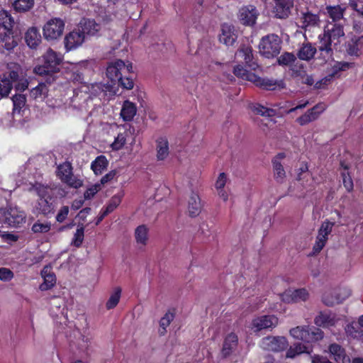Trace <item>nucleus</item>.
I'll list each match as a JSON object with an SVG mask.
<instances>
[{
    "label": "nucleus",
    "instance_id": "f257e3e1",
    "mask_svg": "<svg viewBox=\"0 0 363 363\" xmlns=\"http://www.w3.org/2000/svg\"><path fill=\"white\" fill-rule=\"evenodd\" d=\"M345 37L343 26L335 22H328L324 27L323 33L319 35V50L325 52L328 56L333 52V45L336 46L340 43L341 39Z\"/></svg>",
    "mask_w": 363,
    "mask_h": 363
},
{
    "label": "nucleus",
    "instance_id": "f03ea898",
    "mask_svg": "<svg viewBox=\"0 0 363 363\" xmlns=\"http://www.w3.org/2000/svg\"><path fill=\"white\" fill-rule=\"evenodd\" d=\"M43 65L36 66L34 72L39 75H49L54 80L52 74L59 71V65L62 61V55L49 48L43 55ZM51 80L49 79V82Z\"/></svg>",
    "mask_w": 363,
    "mask_h": 363
},
{
    "label": "nucleus",
    "instance_id": "7ed1b4c3",
    "mask_svg": "<svg viewBox=\"0 0 363 363\" xmlns=\"http://www.w3.org/2000/svg\"><path fill=\"white\" fill-rule=\"evenodd\" d=\"M281 40L276 34H269L262 38L259 44V52L266 58L277 56L281 49Z\"/></svg>",
    "mask_w": 363,
    "mask_h": 363
},
{
    "label": "nucleus",
    "instance_id": "20e7f679",
    "mask_svg": "<svg viewBox=\"0 0 363 363\" xmlns=\"http://www.w3.org/2000/svg\"><path fill=\"white\" fill-rule=\"evenodd\" d=\"M33 190L39 196V199L33 207V212L43 215H47L52 212L54 206L52 203L50 201L52 199V196L50 193V189L41 184H38L34 187Z\"/></svg>",
    "mask_w": 363,
    "mask_h": 363
},
{
    "label": "nucleus",
    "instance_id": "39448f33",
    "mask_svg": "<svg viewBox=\"0 0 363 363\" xmlns=\"http://www.w3.org/2000/svg\"><path fill=\"white\" fill-rule=\"evenodd\" d=\"M289 334L294 339L306 342H314L323 338V332L317 328L309 325H300L291 328Z\"/></svg>",
    "mask_w": 363,
    "mask_h": 363
},
{
    "label": "nucleus",
    "instance_id": "423d86ee",
    "mask_svg": "<svg viewBox=\"0 0 363 363\" xmlns=\"http://www.w3.org/2000/svg\"><path fill=\"white\" fill-rule=\"evenodd\" d=\"M0 220L11 227H18L26 223V214L16 206L0 209Z\"/></svg>",
    "mask_w": 363,
    "mask_h": 363
},
{
    "label": "nucleus",
    "instance_id": "0eeeda50",
    "mask_svg": "<svg viewBox=\"0 0 363 363\" xmlns=\"http://www.w3.org/2000/svg\"><path fill=\"white\" fill-rule=\"evenodd\" d=\"M57 176L62 182L74 189L81 187L83 184L82 179L74 175L71 163L65 162L57 167Z\"/></svg>",
    "mask_w": 363,
    "mask_h": 363
},
{
    "label": "nucleus",
    "instance_id": "6e6552de",
    "mask_svg": "<svg viewBox=\"0 0 363 363\" xmlns=\"http://www.w3.org/2000/svg\"><path fill=\"white\" fill-rule=\"evenodd\" d=\"M132 72V65L128 62L126 64L121 60L110 62L106 68V77L112 82L121 79V76Z\"/></svg>",
    "mask_w": 363,
    "mask_h": 363
},
{
    "label": "nucleus",
    "instance_id": "1a4fd4ad",
    "mask_svg": "<svg viewBox=\"0 0 363 363\" xmlns=\"http://www.w3.org/2000/svg\"><path fill=\"white\" fill-rule=\"evenodd\" d=\"M351 294L350 290L346 288L330 289L325 292L323 302L328 306L340 303Z\"/></svg>",
    "mask_w": 363,
    "mask_h": 363
},
{
    "label": "nucleus",
    "instance_id": "9d476101",
    "mask_svg": "<svg viewBox=\"0 0 363 363\" xmlns=\"http://www.w3.org/2000/svg\"><path fill=\"white\" fill-rule=\"evenodd\" d=\"M334 225L335 223L333 222H330L328 220L322 223L318 229V235L313 247L314 254L319 253L325 247Z\"/></svg>",
    "mask_w": 363,
    "mask_h": 363
},
{
    "label": "nucleus",
    "instance_id": "9b49d317",
    "mask_svg": "<svg viewBox=\"0 0 363 363\" xmlns=\"http://www.w3.org/2000/svg\"><path fill=\"white\" fill-rule=\"evenodd\" d=\"M260 347L265 350L281 352L288 346V341L282 336H268L262 339Z\"/></svg>",
    "mask_w": 363,
    "mask_h": 363
},
{
    "label": "nucleus",
    "instance_id": "f8f14e48",
    "mask_svg": "<svg viewBox=\"0 0 363 363\" xmlns=\"http://www.w3.org/2000/svg\"><path fill=\"white\" fill-rule=\"evenodd\" d=\"M65 28V23L60 18H52L43 27V35L47 40H55L61 36Z\"/></svg>",
    "mask_w": 363,
    "mask_h": 363
},
{
    "label": "nucleus",
    "instance_id": "ddd939ff",
    "mask_svg": "<svg viewBox=\"0 0 363 363\" xmlns=\"http://www.w3.org/2000/svg\"><path fill=\"white\" fill-rule=\"evenodd\" d=\"M279 323V319L274 315H264L252 319L250 328L254 332L275 328Z\"/></svg>",
    "mask_w": 363,
    "mask_h": 363
},
{
    "label": "nucleus",
    "instance_id": "4468645a",
    "mask_svg": "<svg viewBox=\"0 0 363 363\" xmlns=\"http://www.w3.org/2000/svg\"><path fill=\"white\" fill-rule=\"evenodd\" d=\"M315 324L318 327L330 328L342 324L343 319L330 311L320 312L314 319Z\"/></svg>",
    "mask_w": 363,
    "mask_h": 363
},
{
    "label": "nucleus",
    "instance_id": "2eb2a0df",
    "mask_svg": "<svg viewBox=\"0 0 363 363\" xmlns=\"http://www.w3.org/2000/svg\"><path fill=\"white\" fill-rule=\"evenodd\" d=\"M308 297L309 294L305 289H289L281 294V301L286 303L306 301Z\"/></svg>",
    "mask_w": 363,
    "mask_h": 363
},
{
    "label": "nucleus",
    "instance_id": "dca6fc26",
    "mask_svg": "<svg viewBox=\"0 0 363 363\" xmlns=\"http://www.w3.org/2000/svg\"><path fill=\"white\" fill-rule=\"evenodd\" d=\"M272 13L274 17L280 19L287 18L294 7L293 0H274Z\"/></svg>",
    "mask_w": 363,
    "mask_h": 363
},
{
    "label": "nucleus",
    "instance_id": "f3484780",
    "mask_svg": "<svg viewBox=\"0 0 363 363\" xmlns=\"http://www.w3.org/2000/svg\"><path fill=\"white\" fill-rule=\"evenodd\" d=\"M258 15L256 7L249 5L240 9L238 17L242 24L251 26L255 23Z\"/></svg>",
    "mask_w": 363,
    "mask_h": 363
},
{
    "label": "nucleus",
    "instance_id": "a211bd4d",
    "mask_svg": "<svg viewBox=\"0 0 363 363\" xmlns=\"http://www.w3.org/2000/svg\"><path fill=\"white\" fill-rule=\"evenodd\" d=\"M326 106L323 104H318L308 109L305 113L297 118L296 121L300 125H305L318 118L320 115L325 110Z\"/></svg>",
    "mask_w": 363,
    "mask_h": 363
},
{
    "label": "nucleus",
    "instance_id": "6ab92c4d",
    "mask_svg": "<svg viewBox=\"0 0 363 363\" xmlns=\"http://www.w3.org/2000/svg\"><path fill=\"white\" fill-rule=\"evenodd\" d=\"M83 33L80 31V28L74 30L67 34L65 38V45L67 51L76 49L81 46L85 40Z\"/></svg>",
    "mask_w": 363,
    "mask_h": 363
},
{
    "label": "nucleus",
    "instance_id": "aec40b11",
    "mask_svg": "<svg viewBox=\"0 0 363 363\" xmlns=\"http://www.w3.org/2000/svg\"><path fill=\"white\" fill-rule=\"evenodd\" d=\"M251 82H253L256 86H259L267 90H275L281 89L284 87V83L283 81H276L269 79H262L257 76L250 75Z\"/></svg>",
    "mask_w": 363,
    "mask_h": 363
},
{
    "label": "nucleus",
    "instance_id": "412c9836",
    "mask_svg": "<svg viewBox=\"0 0 363 363\" xmlns=\"http://www.w3.org/2000/svg\"><path fill=\"white\" fill-rule=\"evenodd\" d=\"M237 37L236 30L233 25L223 23L221 26V33L219 35V40L220 43L227 46L233 45Z\"/></svg>",
    "mask_w": 363,
    "mask_h": 363
},
{
    "label": "nucleus",
    "instance_id": "4be33fe9",
    "mask_svg": "<svg viewBox=\"0 0 363 363\" xmlns=\"http://www.w3.org/2000/svg\"><path fill=\"white\" fill-rule=\"evenodd\" d=\"M134 238L138 247L144 250L150 241V230L146 225H138L134 231Z\"/></svg>",
    "mask_w": 363,
    "mask_h": 363
},
{
    "label": "nucleus",
    "instance_id": "5701e85b",
    "mask_svg": "<svg viewBox=\"0 0 363 363\" xmlns=\"http://www.w3.org/2000/svg\"><path fill=\"white\" fill-rule=\"evenodd\" d=\"M328 353L336 363H350V359L346 354L345 349L337 343L329 345Z\"/></svg>",
    "mask_w": 363,
    "mask_h": 363
},
{
    "label": "nucleus",
    "instance_id": "b1692460",
    "mask_svg": "<svg viewBox=\"0 0 363 363\" xmlns=\"http://www.w3.org/2000/svg\"><path fill=\"white\" fill-rule=\"evenodd\" d=\"M238 337L235 333H228L224 338L221 354L224 357L230 355L237 348Z\"/></svg>",
    "mask_w": 363,
    "mask_h": 363
},
{
    "label": "nucleus",
    "instance_id": "393cba45",
    "mask_svg": "<svg viewBox=\"0 0 363 363\" xmlns=\"http://www.w3.org/2000/svg\"><path fill=\"white\" fill-rule=\"evenodd\" d=\"M41 277L43 282L40 285L41 291H48L52 288L56 284V277L50 266H45L41 271Z\"/></svg>",
    "mask_w": 363,
    "mask_h": 363
},
{
    "label": "nucleus",
    "instance_id": "a878e982",
    "mask_svg": "<svg viewBox=\"0 0 363 363\" xmlns=\"http://www.w3.org/2000/svg\"><path fill=\"white\" fill-rule=\"evenodd\" d=\"M202 205L199 196L192 192L188 200L187 212L189 216L196 217L201 212Z\"/></svg>",
    "mask_w": 363,
    "mask_h": 363
},
{
    "label": "nucleus",
    "instance_id": "bb28decb",
    "mask_svg": "<svg viewBox=\"0 0 363 363\" xmlns=\"http://www.w3.org/2000/svg\"><path fill=\"white\" fill-rule=\"evenodd\" d=\"M25 40L30 48H35L41 41V35L39 30L34 27L30 28L26 33Z\"/></svg>",
    "mask_w": 363,
    "mask_h": 363
},
{
    "label": "nucleus",
    "instance_id": "cd10ccee",
    "mask_svg": "<svg viewBox=\"0 0 363 363\" xmlns=\"http://www.w3.org/2000/svg\"><path fill=\"white\" fill-rule=\"evenodd\" d=\"M80 24V31L85 38L86 35H95L101 30V26L93 20H84Z\"/></svg>",
    "mask_w": 363,
    "mask_h": 363
},
{
    "label": "nucleus",
    "instance_id": "c85d7f7f",
    "mask_svg": "<svg viewBox=\"0 0 363 363\" xmlns=\"http://www.w3.org/2000/svg\"><path fill=\"white\" fill-rule=\"evenodd\" d=\"M0 42L2 43V46L8 51L12 50L18 45L12 34V30H6L0 33Z\"/></svg>",
    "mask_w": 363,
    "mask_h": 363
},
{
    "label": "nucleus",
    "instance_id": "c756f323",
    "mask_svg": "<svg viewBox=\"0 0 363 363\" xmlns=\"http://www.w3.org/2000/svg\"><path fill=\"white\" fill-rule=\"evenodd\" d=\"M311 351V348H309L304 344L301 342H296L288 349L286 357L287 358L292 359L303 353L310 354Z\"/></svg>",
    "mask_w": 363,
    "mask_h": 363
},
{
    "label": "nucleus",
    "instance_id": "7c9ffc66",
    "mask_svg": "<svg viewBox=\"0 0 363 363\" xmlns=\"http://www.w3.org/2000/svg\"><path fill=\"white\" fill-rule=\"evenodd\" d=\"M319 21L318 16L311 12L303 13L300 18L301 27L304 29L318 26Z\"/></svg>",
    "mask_w": 363,
    "mask_h": 363
},
{
    "label": "nucleus",
    "instance_id": "2f4dec72",
    "mask_svg": "<svg viewBox=\"0 0 363 363\" xmlns=\"http://www.w3.org/2000/svg\"><path fill=\"white\" fill-rule=\"evenodd\" d=\"M137 112L136 106L133 102L125 101L122 109L121 111V116L123 121H130L135 116Z\"/></svg>",
    "mask_w": 363,
    "mask_h": 363
},
{
    "label": "nucleus",
    "instance_id": "473e14b6",
    "mask_svg": "<svg viewBox=\"0 0 363 363\" xmlns=\"http://www.w3.org/2000/svg\"><path fill=\"white\" fill-rule=\"evenodd\" d=\"M169 143L167 138H160L157 140V158L164 160L169 155Z\"/></svg>",
    "mask_w": 363,
    "mask_h": 363
},
{
    "label": "nucleus",
    "instance_id": "72a5a7b5",
    "mask_svg": "<svg viewBox=\"0 0 363 363\" xmlns=\"http://www.w3.org/2000/svg\"><path fill=\"white\" fill-rule=\"evenodd\" d=\"M273 164V175L274 178L277 182L282 184L284 182L286 179V172L284 169L282 164L277 160V159H274L272 161Z\"/></svg>",
    "mask_w": 363,
    "mask_h": 363
},
{
    "label": "nucleus",
    "instance_id": "f704fd0d",
    "mask_svg": "<svg viewBox=\"0 0 363 363\" xmlns=\"http://www.w3.org/2000/svg\"><path fill=\"white\" fill-rule=\"evenodd\" d=\"M108 160L104 155L97 157L91 164V168L96 174H101L108 166Z\"/></svg>",
    "mask_w": 363,
    "mask_h": 363
},
{
    "label": "nucleus",
    "instance_id": "c9c22d12",
    "mask_svg": "<svg viewBox=\"0 0 363 363\" xmlns=\"http://www.w3.org/2000/svg\"><path fill=\"white\" fill-rule=\"evenodd\" d=\"M48 89L45 84L40 83L30 91V97L38 101L44 100L48 96Z\"/></svg>",
    "mask_w": 363,
    "mask_h": 363
},
{
    "label": "nucleus",
    "instance_id": "e433bc0d",
    "mask_svg": "<svg viewBox=\"0 0 363 363\" xmlns=\"http://www.w3.org/2000/svg\"><path fill=\"white\" fill-rule=\"evenodd\" d=\"M239 54L244 58L246 65L252 69H255L258 65L253 62L252 50L250 47H243L240 51Z\"/></svg>",
    "mask_w": 363,
    "mask_h": 363
},
{
    "label": "nucleus",
    "instance_id": "4c0bfd02",
    "mask_svg": "<svg viewBox=\"0 0 363 363\" xmlns=\"http://www.w3.org/2000/svg\"><path fill=\"white\" fill-rule=\"evenodd\" d=\"M300 172L298 174L297 179L301 182L304 187L311 186L312 182V175L308 172V168L306 164H302L299 169Z\"/></svg>",
    "mask_w": 363,
    "mask_h": 363
},
{
    "label": "nucleus",
    "instance_id": "58836bf2",
    "mask_svg": "<svg viewBox=\"0 0 363 363\" xmlns=\"http://www.w3.org/2000/svg\"><path fill=\"white\" fill-rule=\"evenodd\" d=\"M326 11L330 18L333 19L332 22H335L343 18L345 8L340 6H329L326 7Z\"/></svg>",
    "mask_w": 363,
    "mask_h": 363
},
{
    "label": "nucleus",
    "instance_id": "ea45409f",
    "mask_svg": "<svg viewBox=\"0 0 363 363\" xmlns=\"http://www.w3.org/2000/svg\"><path fill=\"white\" fill-rule=\"evenodd\" d=\"M316 49L311 44L303 45L298 51V56L301 60H309L315 55Z\"/></svg>",
    "mask_w": 363,
    "mask_h": 363
},
{
    "label": "nucleus",
    "instance_id": "a19ab883",
    "mask_svg": "<svg viewBox=\"0 0 363 363\" xmlns=\"http://www.w3.org/2000/svg\"><path fill=\"white\" fill-rule=\"evenodd\" d=\"M346 333L353 338H361L363 337V330H361L358 322H352L347 325L345 328Z\"/></svg>",
    "mask_w": 363,
    "mask_h": 363
},
{
    "label": "nucleus",
    "instance_id": "79ce46f5",
    "mask_svg": "<svg viewBox=\"0 0 363 363\" xmlns=\"http://www.w3.org/2000/svg\"><path fill=\"white\" fill-rule=\"evenodd\" d=\"M9 77L12 82H16L18 80L23 81L22 84L18 86V89L24 90L26 88H27L28 83L26 80L21 79V77H23V73L21 69L18 66L16 67L13 70L10 72Z\"/></svg>",
    "mask_w": 363,
    "mask_h": 363
},
{
    "label": "nucleus",
    "instance_id": "37998d69",
    "mask_svg": "<svg viewBox=\"0 0 363 363\" xmlns=\"http://www.w3.org/2000/svg\"><path fill=\"white\" fill-rule=\"evenodd\" d=\"M14 21L6 11H0V26L6 30H12Z\"/></svg>",
    "mask_w": 363,
    "mask_h": 363
},
{
    "label": "nucleus",
    "instance_id": "c03bdc74",
    "mask_svg": "<svg viewBox=\"0 0 363 363\" xmlns=\"http://www.w3.org/2000/svg\"><path fill=\"white\" fill-rule=\"evenodd\" d=\"M124 196V193L121 191L117 194L114 195L109 201L107 206L104 209V211L109 214L113 212L121 203L122 198Z\"/></svg>",
    "mask_w": 363,
    "mask_h": 363
},
{
    "label": "nucleus",
    "instance_id": "a18cd8bd",
    "mask_svg": "<svg viewBox=\"0 0 363 363\" xmlns=\"http://www.w3.org/2000/svg\"><path fill=\"white\" fill-rule=\"evenodd\" d=\"M174 318V313L167 312L161 318L160 321V329L159 333L161 335H164L167 332V328L170 325L171 322Z\"/></svg>",
    "mask_w": 363,
    "mask_h": 363
},
{
    "label": "nucleus",
    "instance_id": "49530a36",
    "mask_svg": "<svg viewBox=\"0 0 363 363\" xmlns=\"http://www.w3.org/2000/svg\"><path fill=\"white\" fill-rule=\"evenodd\" d=\"M121 289L120 287L116 288L106 302V307L107 309H112L117 306L121 298Z\"/></svg>",
    "mask_w": 363,
    "mask_h": 363
},
{
    "label": "nucleus",
    "instance_id": "de8ad7c7",
    "mask_svg": "<svg viewBox=\"0 0 363 363\" xmlns=\"http://www.w3.org/2000/svg\"><path fill=\"white\" fill-rule=\"evenodd\" d=\"M33 4V0H16L13 3V7L17 11L24 12L30 9Z\"/></svg>",
    "mask_w": 363,
    "mask_h": 363
},
{
    "label": "nucleus",
    "instance_id": "09e8293b",
    "mask_svg": "<svg viewBox=\"0 0 363 363\" xmlns=\"http://www.w3.org/2000/svg\"><path fill=\"white\" fill-rule=\"evenodd\" d=\"M12 83L6 77H0V96H7L12 89Z\"/></svg>",
    "mask_w": 363,
    "mask_h": 363
},
{
    "label": "nucleus",
    "instance_id": "8fccbe9b",
    "mask_svg": "<svg viewBox=\"0 0 363 363\" xmlns=\"http://www.w3.org/2000/svg\"><path fill=\"white\" fill-rule=\"evenodd\" d=\"M12 101L13 104V113H20L21 110L26 105V96L22 94H16L12 97Z\"/></svg>",
    "mask_w": 363,
    "mask_h": 363
},
{
    "label": "nucleus",
    "instance_id": "3c124183",
    "mask_svg": "<svg viewBox=\"0 0 363 363\" xmlns=\"http://www.w3.org/2000/svg\"><path fill=\"white\" fill-rule=\"evenodd\" d=\"M84 237V228L82 225H78L77 230L74 235L73 239L72 240V244L79 247L82 245Z\"/></svg>",
    "mask_w": 363,
    "mask_h": 363
},
{
    "label": "nucleus",
    "instance_id": "603ef678",
    "mask_svg": "<svg viewBox=\"0 0 363 363\" xmlns=\"http://www.w3.org/2000/svg\"><path fill=\"white\" fill-rule=\"evenodd\" d=\"M127 133H118L117 137L115 138L114 141L111 144V147L114 150H118L121 149L125 143Z\"/></svg>",
    "mask_w": 363,
    "mask_h": 363
},
{
    "label": "nucleus",
    "instance_id": "864d4df0",
    "mask_svg": "<svg viewBox=\"0 0 363 363\" xmlns=\"http://www.w3.org/2000/svg\"><path fill=\"white\" fill-rule=\"evenodd\" d=\"M51 228L50 223H40L39 221L35 223L32 226V230L35 233H45Z\"/></svg>",
    "mask_w": 363,
    "mask_h": 363
},
{
    "label": "nucleus",
    "instance_id": "5fc2aeb1",
    "mask_svg": "<svg viewBox=\"0 0 363 363\" xmlns=\"http://www.w3.org/2000/svg\"><path fill=\"white\" fill-rule=\"evenodd\" d=\"M234 74L235 75L242 78V79H246L251 82L250 75H255L253 73L247 72L244 67L241 65H238L234 68Z\"/></svg>",
    "mask_w": 363,
    "mask_h": 363
},
{
    "label": "nucleus",
    "instance_id": "6e6d98bb",
    "mask_svg": "<svg viewBox=\"0 0 363 363\" xmlns=\"http://www.w3.org/2000/svg\"><path fill=\"white\" fill-rule=\"evenodd\" d=\"M255 111L261 116L272 117L276 115L275 110L272 108H268L263 106L258 105L255 108Z\"/></svg>",
    "mask_w": 363,
    "mask_h": 363
},
{
    "label": "nucleus",
    "instance_id": "4d7b16f0",
    "mask_svg": "<svg viewBox=\"0 0 363 363\" xmlns=\"http://www.w3.org/2000/svg\"><path fill=\"white\" fill-rule=\"evenodd\" d=\"M295 60V56L289 52L282 54L278 59L277 62L280 65H289Z\"/></svg>",
    "mask_w": 363,
    "mask_h": 363
},
{
    "label": "nucleus",
    "instance_id": "13d9d810",
    "mask_svg": "<svg viewBox=\"0 0 363 363\" xmlns=\"http://www.w3.org/2000/svg\"><path fill=\"white\" fill-rule=\"evenodd\" d=\"M349 5L359 16L363 18V2L359 0H350Z\"/></svg>",
    "mask_w": 363,
    "mask_h": 363
},
{
    "label": "nucleus",
    "instance_id": "bf43d9fd",
    "mask_svg": "<svg viewBox=\"0 0 363 363\" xmlns=\"http://www.w3.org/2000/svg\"><path fill=\"white\" fill-rule=\"evenodd\" d=\"M100 184H95L89 187L84 192V197L85 199H91L101 189Z\"/></svg>",
    "mask_w": 363,
    "mask_h": 363
},
{
    "label": "nucleus",
    "instance_id": "052dcab7",
    "mask_svg": "<svg viewBox=\"0 0 363 363\" xmlns=\"http://www.w3.org/2000/svg\"><path fill=\"white\" fill-rule=\"evenodd\" d=\"M227 175L223 172L220 173L216 181L215 187L216 190L224 189L227 183Z\"/></svg>",
    "mask_w": 363,
    "mask_h": 363
},
{
    "label": "nucleus",
    "instance_id": "680f3d73",
    "mask_svg": "<svg viewBox=\"0 0 363 363\" xmlns=\"http://www.w3.org/2000/svg\"><path fill=\"white\" fill-rule=\"evenodd\" d=\"M13 277V273L7 268H0V280L10 281Z\"/></svg>",
    "mask_w": 363,
    "mask_h": 363
},
{
    "label": "nucleus",
    "instance_id": "e2e57ef3",
    "mask_svg": "<svg viewBox=\"0 0 363 363\" xmlns=\"http://www.w3.org/2000/svg\"><path fill=\"white\" fill-rule=\"evenodd\" d=\"M117 82H118L123 88L127 89H131L133 87V80L129 77H123L121 76V79L116 80Z\"/></svg>",
    "mask_w": 363,
    "mask_h": 363
},
{
    "label": "nucleus",
    "instance_id": "0e129e2a",
    "mask_svg": "<svg viewBox=\"0 0 363 363\" xmlns=\"http://www.w3.org/2000/svg\"><path fill=\"white\" fill-rule=\"evenodd\" d=\"M68 213V206L62 207L56 216V220L60 223H62L66 219Z\"/></svg>",
    "mask_w": 363,
    "mask_h": 363
},
{
    "label": "nucleus",
    "instance_id": "69168bd1",
    "mask_svg": "<svg viewBox=\"0 0 363 363\" xmlns=\"http://www.w3.org/2000/svg\"><path fill=\"white\" fill-rule=\"evenodd\" d=\"M351 67H352V64L348 63V62H337L333 67L334 72H333V75H334L339 71L346 70Z\"/></svg>",
    "mask_w": 363,
    "mask_h": 363
},
{
    "label": "nucleus",
    "instance_id": "338daca9",
    "mask_svg": "<svg viewBox=\"0 0 363 363\" xmlns=\"http://www.w3.org/2000/svg\"><path fill=\"white\" fill-rule=\"evenodd\" d=\"M342 177L344 186L348 191H351L353 189V182L351 177L349 175L347 176L345 173H342Z\"/></svg>",
    "mask_w": 363,
    "mask_h": 363
},
{
    "label": "nucleus",
    "instance_id": "774afa93",
    "mask_svg": "<svg viewBox=\"0 0 363 363\" xmlns=\"http://www.w3.org/2000/svg\"><path fill=\"white\" fill-rule=\"evenodd\" d=\"M312 363H332L326 357L315 354L311 357Z\"/></svg>",
    "mask_w": 363,
    "mask_h": 363
}]
</instances>
